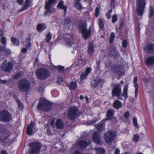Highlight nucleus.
I'll return each instance as SVG.
<instances>
[{
    "label": "nucleus",
    "instance_id": "1",
    "mask_svg": "<svg viewBox=\"0 0 154 154\" xmlns=\"http://www.w3.org/2000/svg\"><path fill=\"white\" fill-rule=\"evenodd\" d=\"M37 108L39 111H50L52 108L51 104L44 98H41L39 100Z\"/></svg>",
    "mask_w": 154,
    "mask_h": 154
},
{
    "label": "nucleus",
    "instance_id": "2",
    "mask_svg": "<svg viewBox=\"0 0 154 154\" xmlns=\"http://www.w3.org/2000/svg\"><path fill=\"white\" fill-rule=\"evenodd\" d=\"M35 74L36 77L38 79L45 80L50 76L51 73L48 69L41 68L36 70Z\"/></svg>",
    "mask_w": 154,
    "mask_h": 154
},
{
    "label": "nucleus",
    "instance_id": "3",
    "mask_svg": "<svg viewBox=\"0 0 154 154\" xmlns=\"http://www.w3.org/2000/svg\"><path fill=\"white\" fill-rule=\"evenodd\" d=\"M29 145V154H38L40 152L41 145L40 143L37 142H33L30 143Z\"/></svg>",
    "mask_w": 154,
    "mask_h": 154
},
{
    "label": "nucleus",
    "instance_id": "4",
    "mask_svg": "<svg viewBox=\"0 0 154 154\" xmlns=\"http://www.w3.org/2000/svg\"><path fill=\"white\" fill-rule=\"evenodd\" d=\"M19 90L22 92L28 91L30 88V84L29 81L26 80H20L18 84Z\"/></svg>",
    "mask_w": 154,
    "mask_h": 154
},
{
    "label": "nucleus",
    "instance_id": "5",
    "mask_svg": "<svg viewBox=\"0 0 154 154\" xmlns=\"http://www.w3.org/2000/svg\"><path fill=\"white\" fill-rule=\"evenodd\" d=\"M80 113L79 111L75 106H72L69 108L68 117L70 120H73L77 118Z\"/></svg>",
    "mask_w": 154,
    "mask_h": 154
},
{
    "label": "nucleus",
    "instance_id": "6",
    "mask_svg": "<svg viewBox=\"0 0 154 154\" xmlns=\"http://www.w3.org/2000/svg\"><path fill=\"white\" fill-rule=\"evenodd\" d=\"M116 136L115 131L110 130L107 131L104 135V138L106 143H109L114 140Z\"/></svg>",
    "mask_w": 154,
    "mask_h": 154
},
{
    "label": "nucleus",
    "instance_id": "7",
    "mask_svg": "<svg viewBox=\"0 0 154 154\" xmlns=\"http://www.w3.org/2000/svg\"><path fill=\"white\" fill-rule=\"evenodd\" d=\"M86 28V25L84 23L82 24L79 28L84 38L85 39H86L89 36L91 33V30H88Z\"/></svg>",
    "mask_w": 154,
    "mask_h": 154
},
{
    "label": "nucleus",
    "instance_id": "8",
    "mask_svg": "<svg viewBox=\"0 0 154 154\" xmlns=\"http://www.w3.org/2000/svg\"><path fill=\"white\" fill-rule=\"evenodd\" d=\"M11 119V116L8 111H3L0 112V120L2 121L8 122Z\"/></svg>",
    "mask_w": 154,
    "mask_h": 154
},
{
    "label": "nucleus",
    "instance_id": "9",
    "mask_svg": "<svg viewBox=\"0 0 154 154\" xmlns=\"http://www.w3.org/2000/svg\"><path fill=\"white\" fill-rule=\"evenodd\" d=\"M56 0H48V2L46 3L45 8L46 10L45 13V16L48 13L55 12V10L53 8L51 7V6L53 3H54Z\"/></svg>",
    "mask_w": 154,
    "mask_h": 154
},
{
    "label": "nucleus",
    "instance_id": "10",
    "mask_svg": "<svg viewBox=\"0 0 154 154\" xmlns=\"http://www.w3.org/2000/svg\"><path fill=\"white\" fill-rule=\"evenodd\" d=\"M121 92V87L120 85H116L115 86L113 89L112 91V93L113 97L116 96L117 97L118 99L122 100V98L120 95Z\"/></svg>",
    "mask_w": 154,
    "mask_h": 154
},
{
    "label": "nucleus",
    "instance_id": "11",
    "mask_svg": "<svg viewBox=\"0 0 154 154\" xmlns=\"http://www.w3.org/2000/svg\"><path fill=\"white\" fill-rule=\"evenodd\" d=\"M13 67L12 63L10 62H8L7 61L5 60L1 65V68L4 71L8 72L12 69Z\"/></svg>",
    "mask_w": 154,
    "mask_h": 154
},
{
    "label": "nucleus",
    "instance_id": "12",
    "mask_svg": "<svg viewBox=\"0 0 154 154\" xmlns=\"http://www.w3.org/2000/svg\"><path fill=\"white\" fill-rule=\"evenodd\" d=\"M92 140L94 142L98 144H101L100 135L97 132H94L92 135Z\"/></svg>",
    "mask_w": 154,
    "mask_h": 154
},
{
    "label": "nucleus",
    "instance_id": "13",
    "mask_svg": "<svg viewBox=\"0 0 154 154\" xmlns=\"http://www.w3.org/2000/svg\"><path fill=\"white\" fill-rule=\"evenodd\" d=\"M112 70L114 73L118 74L119 75L122 74V68L120 65L114 66L112 67Z\"/></svg>",
    "mask_w": 154,
    "mask_h": 154
},
{
    "label": "nucleus",
    "instance_id": "14",
    "mask_svg": "<svg viewBox=\"0 0 154 154\" xmlns=\"http://www.w3.org/2000/svg\"><path fill=\"white\" fill-rule=\"evenodd\" d=\"M144 51L146 53H154V45L150 44L148 45L144 48Z\"/></svg>",
    "mask_w": 154,
    "mask_h": 154
},
{
    "label": "nucleus",
    "instance_id": "15",
    "mask_svg": "<svg viewBox=\"0 0 154 154\" xmlns=\"http://www.w3.org/2000/svg\"><path fill=\"white\" fill-rule=\"evenodd\" d=\"M145 8L136 7V13L138 17H137L138 19L141 18V17L143 14V12Z\"/></svg>",
    "mask_w": 154,
    "mask_h": 154
},
{
    "label": "nucleus",
    "instance_id": "16",
    "mask_svg": "<svg viewBox=\"0 0 154 154\" xmlns=\"http://www.w3.org/2000/svg\"><path fill=\"white\" fill-rule=\"evenodd\" d=\"M91 143V141H89L88 143H87L85 140L79 141L77 142L78 145L80 148H84L87 146L89 145Z\"/></svg>",
    "mask_w": 154,
    "mask_h": 154
},
{
    "label": "nucleus",
    "instance_id": "17",
    "mask_svg": "<svg viewBox=\"0 0 154 154\" xmlns=\"http://www.w3.org/2000/svg\"><path fill=\"white\" fill-rule=\"evenodd\" d=\"M83 61L82 60L79 59L77 60L75 62V68L76 70H79L82 66Z\"/></svg>",
    "mask_w": 154,
    "mask_h": 154
},
{
    "label": "nucleus",
    "instance_id": "18",
    "mask_svg": "<svg viewBox=\"0 0 154 154\" xmlns=\"http://www.w3.org/2000/svg\"><path fill=\"white\" fill-rule=\"evenodd\" d=\"M56 126L57 128L59 129H62L64 127V124L60 119H57L56 123Z\"/></svg>",
    "mask_w": 154,
    "mask_h": 154
},
{
    "label": "nucleus",
    "instance_id": "19",
    "mask_svg": "<svg viewBox=\"0 0 154 154\" xmlns=\"http://www.w3.org/2000/svg\"><path fill=\"white\" fill-rule=\"evenodd\" d=\"M100 81V79L99 78H96L91 82V86L94 87H96L98 86Z\"/></svg>",
    "mask_w": 154,
    "mask_h": 154
},
{
    "label": "nucleus",
    "instance_id": "20",
    "mask_svg": "<svg viewBox=\"0 0 154 154\" xmlns=\"http://www.w3.org/2000/svg\"><path fill=\"white\" fill-rule=\"evenodd\" d=\"M67 86L70 90H75L77 87V82L72 81L69 84L67 85Z\"/></svg>",
    "mask_w": 154,
    "mask_h": 154
},
{
    "label": "nucleus",
    "instance_id": "21",
    "mask_svg": "<svg viewBox=\"0 0 154 154\" xmlns=\"http://www.w3.org/2000/svg\"><path fill=\"white\" fill-rule=\"evenodd\" d=\"M146 63L147 66H152L154 64V57H150L146 59Z\"/></svg>",
    "mask_w": 154,
    "mask_h": 154
},
{
    "label": "nucleus",
    "instance_id": "22",
    "mask_svg": "<svg viewBox=\"0 0 154 154\" xmlns=\"http://www.w3.org/2000/svg\"><path fill=\"white\" fill-rule=\"evenodd\" d=\"M94 45L92 42H90L89 44V45L88 49V54L90 55L91 57L93 52L94 51Z\"/></svg>",
    "mask_w": 154,
    "mask_h": 154
},
{
    "label": "nucleus",
    "instance_id": "23",
    "mask_svg": "<svg viewBox=\"0 0 154 154\" xmlns=\"http://www.w3.org/2000/svg\"><path fill=\"white\" fill-rule=\"evenodd\" d=\"M114 110L112 109H109L106 112V116L108 119L106 120L111 119L114 116Z\"/></svg>",
    "mask_w": 154,
    "mask_h": 154
},
{
    "label": "nucleus",
    "instance_id": "24",
    "mask_svg": "<svg viewBox=\"0 0 154 154\" xmlns=\"http://www.w3.org/2000/svg\"><path fill=\"white\" fill-rule=\"evenodd\" d=\"M70 24V18L69 17H67L65 19L64 23L63 25L64 27L67 29H69L70 27L69 26Z\"/></svg>",
    "mask_w": 154,
    "mask_h": 154
},
{
    "label": "nucleus",
    "instance_id": "25",
    "mask_svg": "<svg viewBox=\"0 0 154 154\" xmlns=\"http://www.w3.org/2000/svg\"><path fill=\"white\" fill-rule=\"evenodd\" d=\"M65 42L66 45L69 47H71L75 43L73 40H72L71 38H66L65 40Z\"/></svg>",
    "mask_w": 154,
    "mask_h": 154
},
{
    "label": "nucleus",
    "instance_id": "26",
    "mask_svg": "<svg viewBox=\"0 0 154 154\" xmlns=\"http://www.w3.org/2000/svg\"><path fill=\"white\" fill-rule=\"evenodd\" d=\"M146 5L145 0H137L136 2L137 7H145Z\"/></svg>",
    "mask_w": 154,
    "mask_h": 154
},
{
    "label": "nucleus",
    "instance_id": "27",
    "mask_svg": "<svg viewBox=\"0 0 154 154\" xmlns=\"http://www.w3.org/2000/svg\"><path fill=\"white\" fill-rule=\"evenodd\" d=\"M113 106L114 108L118 109L122 107V103L120 101L116 100L113 103Z\"/></svg>",
    "mask_w": 154,
    "mask_h": 154
},
{
    "label": "nucleus",
    "instance_id": "28",
    "mask_svg": "<svg viewBox=\"0 0 154 154\" xmlns=\"http://www.w3.org/2000/svg\"><path fill=\"white\" fill-rule=\"evenodd\" d=\"M97 128L98 130L99 131H103L104 128L105 123L103 121H102L98 123V125H96Z\"/></svg>",
    "mask_w": 154,
    "mask_h": 154
},
{
    "label": "nucleus",
    "instance_id": "29",
    "mask_svg": "<svg viewBox=\"0 0 154 154\" xmlns=\"http://www.w3.org/2000/svg\"><path fill=\"white\" fill-rule=\"evenodd\" d=\"M33 127V124L31 122L30 125L28 126L27 128V133L28 135H31L32 134V129Z\"/></svg>",
    "mask_w": 154,
    "mask_h": 154
},
{
    "label": "nucleus",
    "instance_id": "30",
    "mask_svg": "<svg viewBox=\"0 0 154 154\" xmlns=\"http://www.w3.org/2000/svg\"><path fill=\"white\" fill-rule=\"evenodd\" d=\"M46 28V25L44 24H39L37 27L38 31L39 32H41Z\"/></svg>",
    "mask_w": 154,
    "mask_h": 154
},
{
    "label": "nucleus",
    "instance_id": "31",
    "mask_svg": "<svg viewBox=\"0 0 154 154\" xmlns=\"http://www.w3.org/2000/svg\"><path fill=\"white\" fill-rule=\"evenodd\" d=\"M51 68L53 70H55V69H58L60 72H63L64 67L60 65H58L57 66L52 65L51 67Z\"/></svg>",
    "mask_w": 154,
    "mask_h": 154
},
{
    "label": "nucleus",
    "instance_id": "32",
    "mask_svg": "<svg viewBox=\"0 0 154 154\" xmlns=\"http://www.w3.org/2000/svg\"><path fill=\"white\" fill-rule=\"evenodd\" d=\"M30 0H26L24 7L21 9L22 11L26 9L30 5Z\"/></svg>",
    "mask_w": 154,
    "mask_h": 154
},
{
    "label": "nucleus",
    "instance_id": "33",
    "mask_svg": "<svg viewBox=\"0 0 154 154\" xmlns=\"http://www.w3.org/2000/svg\"><path fill=\"white\" fill-rule=\"evenodd\" d=\"M58 8H60L61 9L64 10V12L66 11L67 7L63 5V2L62 1H60L57 5Z\"/></svg>",
    "mask_w": 154,
    "mask_h": 154
},
{
    "label": "nucleus",
    "instance_id": "34",
    "mask_svg": "<svg viewBox=\"0 0 154 154\" xmlns=\"http://www.w3.org/2000/svg\"><path fill=\"white\" fill-rule=\"evenodd\" d=\"M0 130L4 134H7L9 133V131L5 128V126L2 125H0Z\"/></svg>",
    "mask_w": 154,
    "mask_h": 154
},
{
    "label": "nucleus",
    "instance_id": "35",
    "mask_svg": "<svg viewBox=\"0 0 154 154\" xmlns=\"http://www.w3.org/2000/svg\"><path fill=\"white\" fill-rule=\"evenodd\" d=\"M109 54L114 57H117L119 56V54L117 51H116L114 49H111L109 53Z\"/></svg>",
    "mask_w": 154,
    "mask_h": 154
},
{
    "label": "nucleus",
    "instance_id": "36",
    "mask_svg": "<svg viewBox=\"0 0 154 154\" xmlns=\"http://www.w3.org/2000/svg\"><path fill=\"white\" fill-rule=\"evenodd\" d=\"M5 47V46H4V47L0 46V51H4L8 54H11V50L8 49L6 48Z\"/></svg>",
    "mask_w": 154,
    "mask_h": 154
},
{
    "label": "nucleus",
    "instance_id": "37",
    "mask_svg": "<svg viewBox=\"0 0 154 154\" xmlns=\"http://www.w3.org/2000/svg\"><path fill=\"white\" fill-rule=\"evenodd\" d=\"M11 40L13 44L15 45H19L20 44L19 41L17 38L12 37L11 38Z\"/></svg>",
    "mask_w": 154,
    "mask_h": 154
},
{
    "label": "nucleus",
    "instance_id": "38",
    "mask_svg": "<svg viewBox=\"0 0 154 154\" xmlns=\"http://www.w3.org/2000/svg\"><path fill=\"white\" fill-rule=\"evenodd\" d=\"M95 150L97 154H105V150L102 148H97Z\"/></svg>",
    "mask_w": 154,
    "mask_h": 154
},
{
    "label": "nucleus",
    "instance_id": "39",
    "mask_svg": "<svg viewBox=\"0 0 154 154\" xmlns=\"http://www.w3.org/2000/svg\"><path fill=\"white\" fill-rule=\"evenodd\" d=\"M128 85H125L123 90V94L122 95V96H124L125 98L128 97Z\"/></svg>",
    "mask_w": 154,
    "mask_h": 154
},
{
    "label": "nucleus",
    "instance_id": "40",
    "mask_svg": "<svg viewBox=\"0 0 154 154\" xmlns=\"http://www.w3.org/2000/svg\"><path fill=\"white\" fill-rule=\"evenodd\" d=\"M31 38L29 37V38H27L26 40L25 45L26 48H29L31 46V43L30 42V41L31 40Z\"/></svg>",
    "mask_w": 154,
    "mask_h": 154
},
{
    "label": "nucleus",
    "instance_id": "41",
    "mask_svg": "<svg viewBox=\"0 0 154 154\" xmlns=\"http://www.w3.org/2000/svg\"><path fill=\"white\" fill-rule=\"evenodd\" d=\"M16 102L17 103V105L19 109L20 110H22L23 108V106L22 103L18 99L16 100Z\"/></svg>",
    "mask_w": 154,
    "mask_h": 154
},
{
    "label": "nucleus",
    "instance_id": "42",
    "mask_svg": "<svg viewBox=\"0 0 154 154\" xmlns=\"http://www.w3.org/2000/svg\"><path fill=\"white\" fill-rule=\"evenodd\" d=\"M99 25L100 28L102 29H103L104 28V22L103 20L102 19H100L99 20Z\"/></svg>",
    "mask_w": 154,
    "mask_h": 154
},
{
    "label": "nucleus",
    "instance_id": "43",
    "mask_svg": "<svg viewBox=\"0 0 154 154\" xmlns=\"http://www.w3.org/2000/svg\"><path fill=\"white\" fill-rule=\"evenodd\" d=\"M137 79V77H135V98H137V96L138 94V85L136 82Z\"/></svg>",
    "mask_w": 154,
    "mask_h": 154
},
{
    "label": "nucleus",
    "instance_id": "44",
    "mask_svg": "<svg viewBox=\"0 0 154 154\" xmlns=\"http://www.w3.org/2000/svg\"><path fill=\"white\" fill-rule=\"evenodd\" d=\"M51 38V35L50 32L49 33L47 34L46 38V42L47 43L49 42Z\"/></svg>",
    "mask_w": 154,
    "mask_h": 154
},
{
    "label": "nucleus",
    "instance_id": "45",
    "mask_svg": "<svg viewBox=\"0 0 154 154\" xmlns=\"http://www.w3.org/2000/svg\"><path fill=\"white\" fill-rule=\"evenodd\" d=\"M124 119L125 121H127L128 120L129 117L130 115V114L128 111H126L125 112L124 114Z\"/></svg>",
    "mask_w": 154,
    "mask_h": 154
},
{
    "label": "nucleus",
    "instance_id": "46",
    "mask_svg": "<svg viewBox=\"0 0 154 154\" xmlns=\"http://www.w3.org/2000/svg\"><path fill=\"white\" fill-rule=\"evenodd\" d=\"M112 9H109L106 13V16L107 19H109L111 18V14L112 12Z\"/></svg>",
    "mask_w": 154,
    "mask_h": 154
},
{
    "label": "nucleus",
    "instance_id": "47",
    "mask_svg": "<svg viewBox=\"0 0 154 154\" xmlns=\"http://www.w3.org/2000/svg\"><path fill=\"white\" fill-rule=\"evenodd\" d=\"M22 75L21 72H19L17 73L13 76V78L15 79H17L18 78L20 77Z\"/></svg>",
    "mask_w": 154,
    "mask_h": 154
},
{
    "label": "nucleus",
    "instance_id": "48",
    "mask_svg": "<svg viewBox=\"0 0 154 154\" xmlns=\"http://www.w3.org/2000/svg\"><path fill=\"white\" fill-rule=\"evenodd\" d=\"M115 37V35L114 33L113 32L111 33L110 36V38L109 41V42L110 43H112L113 42Z\"/></svg>",
    "mask_w": 154,
    "mask_h": 154
},
{
    "label": "nucleus",
    "instance_id": "49",
    "mask_svg": "<svg viewBox=\"0 0 154 154\" xmlns=\"http://www.w3.org/2000/svg\"><path fill=\"white\" fill-rule=\"evenodd\" d=\"M149 17H152L154 14V9L153 7L151 6H150L149 7Z\"/></svg>",
    "mask_w": 154,
    "mask_h": 154
},
{
    "label": "nucleus",
    "instance_id": "50",
    "mask_svg": "<svg viewBox=\"0 0 154 154\" xmlns=\"http://www.w3.org/2000/svg\"><path fill=\"white\" fill-rule=\"evenodd\" d=\"M118 17L116 14H114L112 17V22L113 23H115L117 20Z\"/></svg>",
    "mask_w": 154,
    "mask_h": 154
},
{
    "label": "nucleus",
    "instance_id": "51",
    "mask_svg": "<svg viewBox=\"0 0 154 154\" xmlns=\"http://www.w3.org/2000/svg\"><path fill=\"white\" fill-rule=\"evenodd\" d=\"M88 75L86 73L84 72H82L80 75V79L81 80H83L85 79Z\"/></svg>",
    "mask_w": 154,
    "mask_h": 154
},
{
    "label": "nucleus",
    "instance_id": "52",
    "mask_svg": "<svg viewBox=\"0 0 154 154\" xmlns=\"http://www.w3.org/2000/svg\"><path fill=\"white\" fill-rule=\"evenodd\" d=\"M100 11L99 8L98 7H97L95 9V15L96 17H97L99 14Z\"/></svg>",
    "mask_w": 154,
    "mask_h": 154
},
{
    "label": "nucleus",
    "instance_id": "53",
    "mask_svg": "<svg viewBox=\"0 0 154 154\" xmlns=\"http://www.w3.org/2000/svg\"><path fill=\"white\" fill-rule=\"evenodd\" d=\"M1 42H2V44H5V45L4 46H5L6 45V38L5 37H2L1 40Z\"/></svg>",
    "mask_w": 154,
    "mask_h": 154
},
{
    "label": "nucleus",
    "instance_id": "54",
    "mask_svg": "<svg viewBox=\"0 0 154 154\" xmlns=\"http://www.w3.org/2000/svg\"><path fill=\"white\" fill-rule=\"evenodd\" d=\"M127 42L126 40H124L122 42V46L124 48H126L127 47Z\"/></svg>",
    "mask_w": 154,
    "mask_h": 154
},
{
    "label": "nucleus",
    "instance_id": "55",
    "mask_svg": "<svg viewBox=\"0 0 154 154\" xmlns=\"http://www.w3.org/2000/svg\"><path fill=\"white\" fill-rule=\"evenodd\" d=\"M111 2L110 4V7L111 8H113L115 7V1L114 0H111Z\"/></svg>",
    "mask_w": 154,
    "mask_h": 154
},
{
    "label": "nucleus",
    "instance_id": "56",
    "mask_svg": "<svg viewBox=\"0 0 154 154\" xmlns=\"http://www.w3.org/2000/svg\"><path fill=\"white\" fill-rule=\"evenodd\" d=\"M119 25H120L119 27V29H121L122 28V27L124 25L123 21L122 20H120Z\"/></svg>",
    "mask_w": 154,
    "mask_h": 154
},
{
    "label": "nucleus",
    "instance_id": "57",
    "mask_svg": "<svg viewBox=\"0 0 154 154\" xmlns=\"http://www.w3.org/2000/svg\"><path fill=\"white\" fill-rule=\"evenodd\" d=\"M91 70V69L90 68H88L86 70V71L84 72L85 73H86L87 75H88V74L90 72Z\"/></svg>",
    "mask_w": 154,
    "mask_h": 154
},
{
    "label": "nucleus",
    "instance_id": "58",
    "mask_svg": "<svg viewBox=\"0 0 154 154\" xmlns=\"http://www.w3.org/2000/svg\"><path fill=\"white\" fill-rule=\"evenodd\" d=\"M139 139V136L138 134H135V142H138Z\"/></svg>",
    "mask_w": 154,
    "mask_h": 154
},
{
    "label": "nucleus",
    "instance_id": "59",
    "mask_svg": "<svg viewBox=\"0 0 154 154\" xmlns=\"http://www.w3.org/2000/svg\"><path fill=\"white\" fill-rule=\"evenodd\" d=\"M18 3L20 5H21L23 2V0H17Z\"/></svg>",
    "mask_w": 154,
    "mask_h": 154
},
{
    "label": "nucleus",
    "instance_id": "60",
    "mask_svg": "<svg viewBox=\"0 0 154 154\" xmlns=\"http://www.w3.org/2000/svg\"><path fill=\"white\" fill-rule=\"evenodd\" d=\"M96 122L95 120H92L91 121H88V124L90 125L91 124H93L95 123Z\"/></svg>",
    "mask_w": 154,
    "mask_h": 154
},
{
    "label": "nucleus",
    "instance_id": "61",
    "mask_svg": "<svg viewBox=\"0 0 154 154\" xmlns=\"http://www.w3.org/2000/svg\"><path fill=\"white\" fill-rule=\"evenodd\" d=\"M62 79L61 78H59L58 79L57 83L59 84H60L62 82Z\"/></svg>",
    "mask_w": 154,
    "mask_h": 154
},
{
    "label": "nucleus",
    "instance_id": "62",
    "mask_svg": "<svg viewBox=\"0 0 154 154\" xmlns=\"http://www.w3.org/2000/svg\"><path fill=\"white\" fill-rule=\"evenodd\" d=\"M100 60H98L97 61L96 64L97 65V68H100Z\"/></svg>",
    "mask_w": 154,
    "mask_h": 154
},
{
    "label": "nucleus",
    "instance_id": "63",
    "mask_svg": "<svg viewBox=\"0 0 154 154\" xmlns=\"http://www.w3.org/2000/svg\"><path fill=\"white\" fill-rule=\"evenodd\" d=\"M7 82V81L6 80H2L0 79V83L6 84Z\"/></svg>",
    "mask_w": 154,
    "mask_h": 154
},
{
    "label": "nucleus",
    "instance_id": "64",
    "mask_svg": "<svg viewBox=\"0 0 154 154\" xmlns=\"http://www.w3.org/2000/svg\"><path fill=\"white\" fill-rule=\"evenodd\" d=\"M115 154H120L119 150V149H117L115 151Z\"/></svg>",
    "mask_w": 154,
    "mask_h": 154
}]
</instances>
